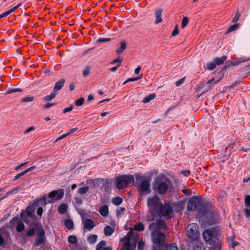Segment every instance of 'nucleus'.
Returning <instances> with one entry per match:
<instances>
[{
  "label": "nucleus",
  "mask_w": 250,
  "mask_h": 250,
  "mask_svg": "<svg viewBox=\"0 0 250 250\" xmlns=\"http://www.w3.org/2000/svg\"><path fill=\"white\" fill-rule=\"evenodd\" d=\"M214 81V79H212V80H210L208 81L207 82V84L208 85V88H207V91H208V90H210V89L212 88V86H210V83H211L212 81Z\"/></svg>",
  "instance_id": "nucleus-52"
},
{
  "label": "nucleus",
  "mask_w": 250,
  "mask_h": 250,
  "mask_svg": "<svg viewBox=\"0 0 250 250\" xmlns=\"http://www.w3.org/2000/svg\"><path fill=\"white\" fill-rule=\"evenodd\" d=\"M203 236L205 241L209 242L210 250H221V241L218 238L213 236V232L211 229L206 230L203 232Z\"/></svg>",
  "instance_id": "nucleus-3"
},
{
  "label": "nucleus",
  "mask_w": 250,
  "mask_h": 250,
  "mask_svg": "<svg viewBox=\"0 0 250 250\" xmlns=\"http://www.w3.org/2000/svg\"><path fill=\"white\" fill-rule=\"evenodd\" d=\"M34 126H31V127L28 128L27 130H26L25 131H24V133H28V132H29L30 131H32V130H33L34 129Z\"/></svg>",
  "instance_id": "nucleus-64"
},
{
  "label": "nucleus",
  "mask_w": 250,
  "mask_h": 250,
  "mask_svg": "<svg viewBox=\"0 0 250 250\" xmlns=\"http://www.w3.org/2000/svg\"><path fill=\"white\" fill-rule=\"evenodd\" d=\"M122 202L123 199L119 197L114 198L112 200V203L116 206H119L122 203Z\"/></svg>",
  "instance_id": "nucleus-27"
},
{
  "label": "nucleus",
  "mask_w": 250,
  "mask_h": 250,
  "mask_svg": "<svg viewBox=\"0 0 250 250\" xmlns=\"http://www.w3.org/2000/svg\"><path fill=\"white\" fill-rule=\"evenodd\" d=\"M188 19L187 17H185L183 18L182 24H181V27L184 28L188 24Z\"/></svg>",
  "instance_id": "nucleus-39"
},
{
  "label": "nucleus",
  "mask_w": 250,
  "mask_h": 250,
  "mask_svg": "<svg viewBox=\"0 0 250 250\" xmlns=\"http://www.w3.org/2000/svg\"><path fill=\"white\" fill-rule=\"evenodd\" d=\"M126 46V44L125 42H121V47L116 51V53L118 55L121 54L125 49Z\"/></svg>",
  "instance_id": "nucleus-25"
},
{
  "label": "nucleus",
  "mask_w": 250,
  "mask_h": 250,
  "mask_svg": "<svg viewBox=\"0 0 250 250\" xmlns=\"http://www.w3.org/2000/svg\"><path fill=\"white\" fill-rule=\"evenodd\" d=\"M55 97H56V93L54 92V93H51L49 95H47V96H46L45 97H44L43 98V100H45V101H50L52 100V99H53L54 98H55Z\"/></svg>",
  "instance_id": "nucleus-32"
},
{
  "label": "nucleus",
  "mask_w": 250,
  "mask_h": 250,
  "mask_svg": "<svg viewBox=\"0 0 250 250\" xmlns=\"http://www.w3.org/2000/svg\"><path fill=\"white\" fill-rule=\"evenodd\" d=\"M182 192L187 196L191 195V192L187 189H183Z\"/></svg>",
  "instance_id": "nucleus-56"
},
{
  "label": "nucleus",
  "mask_w": 250,
  "mask_h": 250,
  "mask_svg": "<svg viewBox=\"0 0 250 250\" xmlns=\"http://www.w3.org/2000/svg\"><path fill=\"white\" fill-rule=\"evenodd\" d=\"M54 105V104L52 103H47V104L44 105V107L45 108H48L50 106H53Z\"/></svg>",
  "instance_id": "nucleus-61"
},
{
  "label": "nucleus",
  "mask_w": 250,
  "mask_h": 250,
  "mask_svg": "<svg viewBox=\"0 0 250 250\" xmlns=\"http://www.w3.org/2000/svg\"><path fill=\"white\" fill-rule=\"evenodd\" d=\"M162 11L158 10L155 12L156 20L155 23L158 24L162 21V19L161 18Z\"/></svg>",
  "instance_id": "nucleus-20"
},
{
  "label": "nucleus",
  "mask_w": 250,
  "mask_h": 250,
  "mask_svg": "<svg viewBox=\"0 0 250 250\" xmlns=\"http://www.w3.org/2000/svg\"><path fill=\"white\" fill-rule=\"evenodd\" d=\"M198 199L196 196H194L190 199L188 204L187 208L189 210H192L196 208L197 204Z\"/></svg>",
  "instance_id": "nucleus-12"
},
{
  "label": "nucleus",
  "mask_w": 250,
  "mask_h": 250,
  "mask_svg": "<svg viewBox=\"0 0 250 250\" xmlns=\"http://www.w3.org/2000/svg\"><path fill=\"white\" fill-rule=\"evenodd\" d=\"M34 97L32 96H28L26 98H23L22 99V102L25 103V102H32L34 100Z\"/></svg>",
  "instance_id": "nucleus-41"
},
{
  "label": "nucleus",
  "mask_w": 250,
  "mask_h": 250,
  "mask_svg": "<svg viewBox=\"0 0 250 250\" xmlns=\"http://www.w3.org/2000/svg\"><path fill=\"white\" fill-rule=\"evenodd\" d=\"M137 80H138V78H129L124 83V84L129 82H133Z\"/></svg>",
  "instance_id": "nucleus-50"
},
{
  "label": "nucleus",
  "mask_w": 250,
  "mask_h": 250,
  "mask_svg": "<svg viewBox=\"0 0 250 250\" xmlns=\"http://www.w3.org/2000/svg\"><path fill=\"white\" fill-rule=\"evenodd\" d=\"M162 203L160 199L157 196H154L147 199V205L149 212L152 215L151 220H154V216L161 208Z\"/></svg>",
  "instance_id": "nucleus-4"
},
{
  "label": "nucleus",
  "mask_w": 250,
  "mask_h": 250,
  "mask_svg": "<svg viewBox=\"0 0 250 250\" xmlns=\"http://www.w3.org/2000/svg\"><path fill=\"white\" fill-rule=\"evenodd\" d=\"M131 236L130 233L128 232L127 234V235L125 237L123 240V245L122 247V250H130V237Z\"/></svg>",
  "instance_id": "nucleus-10"
},
{
  "label": "nucleus",
  "mask_w": 250,
  "mask_h": 250,
  "mask_svg": "<svg viewBox=\"0 0 250 250\" xmlns=\"http://www.w3.org/2000/svg\"><path fill=\"white\" fill-rule=\"evenodd\" d=\"M73 109V106H70L68 107H66L65 108L63 111V112L64 113H66L67 112H69V111H71Z\"/></svg>",
  "instance_id": "nucleus-53"
},
{
  "label": "nucleus",
  "mask_w": 250,
  "mask_h": 250,
  "mask_svg": "<svg viewBox=\"0 0 250 250\" xmlns=\"http://www.w3.org/2000/svg\"><path fill=\"white\" fill-rule=\"evenodd\" d=\"M185 79V77H184L182 79L178 81L175 83L176 85L177 86H180L182 83H184Z\"/></svg>",
  "instance_id": "nucleus-47"
},
{
  "label": "nucleus",
  "mask_w": 250,
  "mask_h": 250,
  "mask_svg": "<svg viewBox=\"0 0 250 250\" xmlns=\"http://www.w3.org/2000/svg\"><path fill=\"white\" fill-rule=\"evenodd\" d=\"M170 180L166 177H158L154 182L153 189L160 194H165L170 186Z\"/></svg>",
  "instance_id": "nucleus-2"
},
{
  "label": "nucleus",
  "mask_w": 250,
  "mask_h": 250,
  "mask_svg": "<svg viewBox=\"0 0 250 250\" xmlns=\"http://www.w3.org/2000/svg\"><path fill=\"white\" fill-rule=\"evenodd\" d=\"M64 225L68 229H74V224L72 220L67 219L64 222Z\"/></svg>",
  "instance_id": "nucleus-23"
},
{
  "label": "nucleus",
  "mask_w": 250,
  "mask_h": 250,
  "mask_svg": "<svg viewBox=\"0 0 250 250\" xmlns=\"http://www.w3.org/2000/svg\"><path fill=\"white\" fill-rule=\"evenodd\" d=\"M25 174V172L24 171L17 174L15 177V179H18L19 178H20L21 176Z\"/></svg>",
  "instance_id": "nucleus-59"
},
{
  "label": "nucleus",
  "mask_w": 250,
  "mask_h": 250,
  "mask_svg": "<svg viewBox=\"0 0 250 250\" xmlns=\"http://www.w3.org/2000/svg\"><path fill=\"white\" fill-rule=\"evenodd\" d=\"M134 228L135 230L138 231L143 230L144 229V225L141 223L135 225Z\"/></svg>",
  "instance_id": "nucleus-37"
},
{
  "label": "nucleus",
  "mask_w": 250,
  "mask_h": 250,
  "mask_svg": "<svg viewBox=\"0 0 250 250\" xmlns=\"http://www.w3.org/2000/svg\"><path fill=\"white\" fill-rule=\"evenodd\" d=\"M22 92V90L21 89H19V88L8 89L6 91V94H10V93H11L13 92Z\"/></svg>",
  "instance_id": "nucleus-42"
},
{
  "label": "nucleus",
  "mask_w": 250,
  "mask_h": 250,
  "mask_svg": "<svg viewBox=\"0 0 250 250\" xmlns=\"http://www.w3.org/2000/svg\"><path fill=\"white\" fill-rule=\"evenodd\" d=\"M75 250H86L85 247L77 245Z\"/></svg>",
  "instance_id": "nucleus-55"
},
{
  "label": "nucleus",
  "mask_w": 250,
  "mask_h": 250,
  "mask_svg": "<svg viewBox=\"0 0 250 250\" xmlns=\"http://www.w3.org/2000/svg\"><path fill=\"white\" fill-rule=\"evenodd\" d=\"M216 64H215L214 61L213 62H209L207 64V69L209 70H212L215 69L216 67Z\"/></svg>",
  "instance_id": "nucleus-30"
},
{
  "label": "nucleus",
  "mask_w": 250,
  "mask_h": 250,
  "mask_svg": "<svg viewBox=\"0 0 250 250\" xmlns=\"http://www.w3.org/2000/svg\"><path fill=\"white\" fill-rule=\"evenodd\" d=\"M97 239V236L95 234L90 235L88 238V241L89 243H95Z\"/></svg>",
  "instance_id": "nucleus-28"
},
{
  "label": "nucleus",
  "mask_w": 250,
  "mask_h": 250,
  "mask_svg": "<svg viewBox=\"0 0 250 250\" xmlns=\"http://www.w3.org/2000/svg\"><path fill=\"white\" fill-rule=\"evenodd\" d=\"M109 41H110V39L109 38H107V39L103 38V39H99L98 40V42H105Z\"/></svg>",
  "instance_id": "nucleus-62"
},
{
  "label": "nucleus",
  "mask_w": 250,
  "mask_h": 250,
  "mask_svg": "<svg viewBox=\"0 0 250 250\" xmlns=\"http://www.w3.org/2000/svg\"><path fill=\"white\" fill-rule=\"evenodd\" d=\"M64 194L63 189H59L57 190H53L49 193L48 197L50 198L56 197V199L59 200L61 199Z\"/></svg>",
  "instance_id": "nucleus-9"
},
{
  "label": "nucleus",
  "mask_w": 250,
  "mask_h": 250,
  "mask_svg": "<svg viewBox=\"0 0 250 250\" xmlns=\"http://www.w3.org/2000/svg\"><path fill=\"white\" fill-rule=\"evenodd\" d=\"M186 234L187 236L191 241L197 240L199 237L197 224L195 223L189 224L188 226Z\"/></svg>",
  "instance_id": "nucleus-7"
},
{
  "label": "nucleus",
  "mask_w": 250,
  "mask_h": 250,
  "mask_svg": "<svg viewBox=\"0 0 250 250\" xmlns=\"http://www.w3.org/2000/svg\"><path fill=\"white\" fill-rule=\"evenodd\" d=\"M246 61L245 60L241 58L237 59L230 62L229 64V66H234L241 64Z\"/></svg>",
  "instance_id": "nucleus-15"
},
{
  "label": "nucleus",
  "mask_w": 250,
  "mask_h": 250,
  "mask_svg": "<svg viewBox=\"0 0 250 250\" xmlns=\"http://www.w3.org/2000/svg\"><path fill=\"white\" fill-rule=\"evenodd\" d=\"M134 181V178L132 175H121L117 177L115 180L116 187L119 189H124Z\"/></svg>",
  "instance_id": "nucleus-5"
},
{
  "label": "nucleus",
  "mask_w": 250,
  "mask_h": 250,
  "mask_svg": "<svg viewBox=\"0 0 250 250\" xmlns=\"http://www.w3.org/2000/svg\"><path fill=\"white\" fill-rule=\"evenodd\" d=\"M21 3H20L19 5H18L17 6L13 7L12 9H11V10H8L3 13H2V14H1L0 15V19L3 18V17H4L5 16H7V15H8L9 14H11L12 12H14L15 10H16L19 7V6L20 5Z\"/></svg>",
  "instance_id": "nucleus-24"
},
{
  "label": "nucleus",
  "mask_w": 250,
  "mask_h": 250,
  "mask_svg": "<svg viewBox=\"0 0 250 250\" xmlns=\"http://www.w3.org/2000/svg\"><path fill=\"white\" fill-rule=\"evenodd\" d=\"M227 56H223L221 58H216L214 59V61L216 65L222 64L227 60Z\"/></svg>",
  "instance_id": "nucleus-17"
},
{
  "label": "nucleus",
  "mask_w": 250,
  "mask_h": 250,
  "mask_svg": "<svg viewBox=\"0 0 250 250\" xmlns=\"http://www.w3.org/2000/svg\"><path fill=\"white\" fill-rule=\"evenodd\" d=\"M89 189L88 187H83L80 188L78 190L79 193L83 194L85 193Z\"/></svg>",
  "instance_id": "nucleus-36"
},
{
  "label": "nucleus",
  "mask_w": 250,
  "mask_h": 250,
  "mask_svg": "<svg viewBox=\"0 0 250 250\" xmlns=\"http://www.w3.org/2000/svg\"><path fill=\"white\" fill-rule=\"evenodd\" d=\"M84 101V99L83 97L80 98L79 99L77 100L75 102V104L77 106H80L83 104Z\"/></svg>",
  "instance_id": "nucleus-38"
},
{
  "label": "nucleus",
  "mask_w": 250,
  "mask_h": 250,
  "mask_svg": "<svg viewBox=\"0 0 250 250\" xmlns=\"http://www.w3.org/2000/svg\"><path fill=\"white\" fill-rule=\"evenodd\" d=\"M113 231V229L109 226H106L104 229V233L106 236H110L112 235Z\"/></svg>",
  "instance_id": "nucleus-19"
},
{
  "label": "nucleus",
  "mask_w": 250,
  "mask_h": 250,
  "mask_svg": "<svg viewBox=\"0 0 250 250\" xmlns=\"http://www.w3.org/2000/svg\"><path fill=\"white\" fill-rule=\"evenodd\" d=\"M166 249V250H178L177 245L175 243L167 245Z\"/></svg>",
  "instance_id": "nucleus-29"
},
{
  "label": "nucleus",
  "mask_w": 250,
  "mask_h": 250,
  "mask_svg": "<svg viewBox=\"0 0 250 250\" xmlns=\"http://www.w3.org/2000/svg\"><path fill=\"white\" fill-rule=\"evenodd\" d=\"M65 81L64 79H62L60 81L57 82L55 83V86L54 87L53 91L56 93L58 91L61 90L63 87Z\"/></svg>",
  "instance_id": "nucleus-14"
},
{
  "label": "nucleus",
  "mask_w": 250,
  "mask_h": 250,
  "mask_svg": "<svg viewBox=\"0 0 250 250\" xmlns=\"http://www.w3.org/2000/svg\"><path fill=\"white\" fill-rule=\"evenodd\" d=\"M68 241L71 244H75L77 242V238L74 235H71L69 236Z\"/></svg>",
  "instance_id": "nucleus-35"
},
{
  "label": "nucleus",
  "mask_w": 250,
  "mask_h": 250,
  "mask_svg": "<svg viewBox=\"0 0 250 250\" xmlns=\"http://www.w3.org/2000/svg\"><path fill=\"white\" fill-rule=\"evenodd\" d=\"M35 234V229H31L27 232V235L29 237L32 236Z\"/></svg>",
  "instance_id": "nucleus-46"
},
{
  "label": "nucleus",
  "mask_w": 250,
  "mask_h": 250,
  "mask_svg": "<svg viewBox=\"0 0 250 250\" xmlns=\"http://www.w3.org/2000/svg\"><path fill=\"white\" fill-rule=\"evenodd\" d=\"M240 15L238 13H236L235 16L233 19L232 21L233 22H237L239 19Z\"/></svg>",
  "instance_id": "nucleus-49"
},
{
  "label": "nucleus",
  "mask_w": 250,
  "mask_h": 250,
  "mask_svg": "<svg viewBox=\"0 0 250 250\" xmlns=\"http://www.w3.org/2000/svg\"><path fill=\"white\" fill-rule=\"evenodd\" d=\"M239 27V23H235L231 26H230L228 30V33H229L232 32L236 29H237Z\"/></svg>",
  "instance_id": "nucleus-31"
},
{
  "label": "nucleus",
  "mask_w": 250,
  "mask_h": 250,
  "mask_svg": "<svg viewBox=\"0 0 250 250\" xmlns=\"http://www.w3.org/2000/svg\"><path fill=\"white\" fill-rule=\"evenodd\" d=\"M245 205L247 207H250V196L247 195L246 196L245 199Z\"/></svg>",
  "instance_id": "nucleus-43"
},
{
  "label": "nucleus",
  "mask_w": 250,
  "mask_h": 250,
  "mask_svg": "<svg viewBox=\"0 0 250 250\" xmlns=\"http://www.w3.org/2000/svg\"><path fill=\"white\" fill-rule=\"evenodd\" d=\"M122 61H123V59H121L120 58H118L113 60L111 63L112 64H114V63H115L117 62L121 63L122 62Z\"/></svg>",
  "instance_id": "nucleus-51"
},
{
  "label": "nucleus",
  "mask_w": 250,
  "mask_h": 250,
  "mask_svg": "<svg viewBox=\"0 0 250 250\" xmlns=\"http://www.w3.org/2000/svg\"><path fill=\"white\" fill-rule=\"evenodd\" d=\"M90 67H87L86 68H85V69H84V70L83 72V76L86 77V76H88L90 74Z\"/></svg>",
  "instance_id": "nucleus-44"
},
{
  "label": "nucleus",
  "mask_w": 250,
  "mask_h": 250,
  "mask_svg": "<svg viewBox=\"0 0 250 250\" xmlns=\"http://www.w3.org/2000/svg\"><path fill=\"white\" fill-rule=\"evenodd\" d=\"M125 211V208L124 207L121 208L118 211L117 214L118 216H121L122 215L124 212Z\"/></svg>",
  "instance_id": "nucleus-45"
},
{
  "label": "nucleus",
  "mask_w": 250,
  "mask_h": 250,
  "mask_svg": "<svg viewBox=\"0 0 250 250\" xmlns=\"http://www.w3.org/2000/svg\"><path fill=\"white\" fill-rule=\"evenodd\" d=\"M35 168V166H33L29 168H28L27 169L25 170V171H24V172H25V174H26L27 172L30 171L31 170H32V169H34Z\"/></svg>",
  "instance_id": "nucleus-63"
},
{
  "label": "nucleus",
  "mask_w": 250,
  "mask_h": 250,
  "mask_svg": "<svg viewBox=\"0 0 250 250\" xmlns=\"http://www.w3.org/2000/svg\"><path fill=\"white\" fill-rule=\"evenodd\" d=\"M24 229V225L22 223H20L18 224L16 228V230L19 232H22Z\"/></svg>",
  "instance_id": "nucleus-34"
},
{
  "label": "nucleus",
  "mask_w": 250,
  "mask_h": 250,
  "mask_svg": "<svg viewBox=\"0 0 250 250\" xmlns=\"http://www.w3.org/2000/svg\"><path fill=\"white\" fill-rule=\"evenodd\" d=\"M140 190L143 192H150L149 181L147 180L143 181L140 186Z\"/></svg>",
  "instance_id": "nucleus-11"
},
{
  "label": "nucleus",
  "mask_w": 250,
  "mask_h": 250,
  "mask_svg": "<svg viewBox=\"0 0 250 250\" xmlns=\"http://www.w3.org/2000/svg\"><path fill=\"white\" fill-rule=\"evenodd\" d=\"M36 231L37 237L34 246L35 247H42L46 241L44 230L41 225H37Z\"/></svg>",
  "instance_id": "nucleus-6"
},
{
  "label": "nucleus",
  "mask_w": 250,
  "mask_h": 250,
  "mask_svg": "<svg viewBox=\"0 0 250 250\" xmlns=\"http://www.w3.org/2000/svg\"><path fill=\"white\" fill-rule=\"evenodd\" d=\"M21 189V187H17V188H15V189H13L10 191H8L6 193V195H5V196L3 197V198H0V201H1L2 199H4V198L8 196L9 195L11 194H13L14 193H15V191L17 190H18V189Z\"/></svg>",
  "instance_id": "nucleus-33"
},
{
  "label": "nucleus",
  "mask_w": 250,
  "mask_h": 250,
  "mask_svg": "<svg viewBox=\"0 0 250 250\" xmlns=\"http://www.w3.org/2000/svg\"><path fill=\"white\" fill-rule=\"evenodd\" d=\"M144 243L142 241H139V243H138V249H141L144 247Z\"/></svg>",
  "instance_id": "nucleus-58"
},
{
  "label": "nucleus",
  "mask_w": 250,
  "mask_h": 250,
  "mask_svg": "<svg viewBox=\"0 0 250 250\" xmlns=\"http://www.w3.org/2000/svg\"><path fill=\"white\" fill-rule=\"evenodd\" d=\"M156 96V95L155 94H151L147 96H146V97H145L144 98V99L143 100V103H148L149 102H150L151 100H153V99H154V98Z\"/></svg>",
  "instance_id": "nucleus-26"
},
{
  "label": "nucleus",
  "mask_w": 250,
  "mask_h": 250,
  "mask_svg": "<svg viewBox=\"0 0 250 250\" xmlns=\"http://www.w3.org/2000/svg\"><path fill=\"white\" fill-rule=\"evenodd\" d=\"M245 213L246 217H250V209L248 208H246L245 209Z\"/></svg>",
  "instance_id": "nucleus-54"
},
{
  "label": "nucleus",
  "mask_w": 250,
  "mask_h": 250,
  "mask_svg": "<svg viewBox=\"0 0 250 250\" xmlns=\"http://www.w3.org/2000/svg\"><path fill=\"white\" fill-rule=\"evenodd\" d=\"M84 228L88 230L92 229L94 227V222L91 219H86L83 221Z\"/></svg>",
  "instance_id": "nucleus-13"
},
{
  "label": "nucleus",
  "mask_w": 250,
  "mask_h": 250,
  "mask_svg": "<svg viewBox=\"0 0 250 250\" xmlns=\"http://www.w3.org/2000/svg\"><path fill=\"white\" fill-rule=\"evenodd\" d=\"M149 229L151 230L152 241L154 245L158 247L163 246L165 242V234L160 230H165L167 229L164 222L161 219L156 220L155 223L150 225Z\"/></svg>",
  "instance_id": "nucleus-1"
},
{
  "label": "nucleus",
  "mask_w": 250,
  "mask_h": 250,
  "mask_svg": "<svg viewBox=\"0 0 250 250\" xmlns=\"http://www.w3.org/2000/svg\"><path fill=\"white\" fill-rule=\"evenodd\" d=\"M33 213L34 211L32 209H30L29 208H27L26 209L25 213H22L21 214V217L24 222H26V220L24 218V214H25L27 216L31 217L34 216Z\"/></svg>",
  "instance_id": "nucleus-16"
},
{
  "label": "nucleus",
  "mask_w": 250,
  "mask_h": 250,
  "mask_svg": "<svg viewBox=\"0 0 250 250\" xmlns=\"http://www.w3.org/2000/svg\"><path fill=\"white\" fill-rule=\"evenodd\" d=\"M173 211V209L170 205L167 204L163 206L162 204L161 205V208L157 212L156 215L164 216L169 218L171 217Z\"/></svg>",
  "instance_id": "nucleus-8"
},
{
  "label": "nucleus",
  "mask_w": 250,
  "mask_h": 250,
  "mask_svg": "<svg viewBox=\"0 0 250 250\" xmlns=\"http://www.w3.org/2000/svg\"><path fill=\"white\" fill-rule=\"evenodd\" d=\"M4 246V239L3 238L2 231L0 230V247Z\"/></svg>",
  "instance_id": "nucleus-40"
},
{
  "label": "nucleus",
  "mask_w": 250,
  "mask_h": 250,
  "mask_svg": "<svg viewBox=\"0 0 250 250\" xmlns=\"http://www.w3.org/2000/svg\"><path fill=\"white\" fill-rule=\"evenodd\" d=\"M106 242L104 240L101 241L96 246V250H104L106 248Z\"/></svg>",
  "instance_id": "nucleus-21"
},
{
  "label": "nucleus",
  "mask_w": 250,
  "mask_h": 250,
  "mask_svg": "<svg viewBox=\"0 0 250 250\" xmlns=\"http://www.w3.org/2000/svg\"><path fill=\"white\" fill-rule=\"evenodd\" d=\"M233 237H232L231 238V239H232V248H234L235 246H236L238 245V243L233 241V239H234Z\"/></svg>",
  "instance_id": "nucleus-60"
},
{
  "label": "nucleus",
  "mask_w": 250,
  "mask_h": 250,
  "mask_svg": "<svg viewBox=\"0 0 250 250\" xmlns=\"http://www.w3.org/2000/svg\"><path fill=\"white\" fill-rule=\"evenodd\" d=\"M178 33H179V30L178 29V27H177V25H176L175 26L174 31L172 33V36H175L177 35L178 34Z\"/></svg>",
  "instance_id": "nucleus-48"
},
{
  "label": "nucleus",
  "mask_w": 250,
  "mask_h": 250,
  "mask_svg": "<svg viewBox=\"0 0 250 250\" xmlns=\"http://www.w3.org/2000/svg\"><path fill=\"white\" fill-rule=\"evenodd\" d=\"M100 213L103 216H106L108 214V208L107 206L104 205L101 207Z\"/></svg>",
  "instance_id": "nucleus-18"
},
{
  "label": "nucleus",
  "mask_w": 250,
  "mask_h": 250,
  "mask_svg": "<svg viewBox=\"0 0 250 250\" xmlns=\"http://www.w3.org/2000/svg\"><path fill=\"white\" fill-rule=\"evenodd\" d=\"M43 209L41 207H40L38 208L37 210V213L39 215L41 216L42 214Z\"/></svg>",
  "instance_id": "nucleus-57"
},
{
  "label": "nucleus",
  "mask_w": 250,
  "mask_h": 250,
  "mask_svg": "<svg viewBox=\"0 0 250 250\" xmlns=\"http://www.w3.org/2000/svg\"><path fill=\"white\" fill-rule=\"evenodd\" d=\"M67 210V205L65 204H62L58 208V211L61 214L65 213Z\"/></svg>",
  "instance_id": "nucleus-22"
}]
</instances>
